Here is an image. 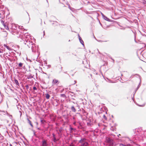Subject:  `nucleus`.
<instances>
[{
	"mask_svg": "<svg viewBox=\"0 0 146 146\" xmlns=\"http://www.w3.org/2000/svg\"><path fill=\"white\" fill-rule=\"evenodd\" d=\"M24 36L25 37V38L24 40V43L25 44L27 45L29 48H30L34 43L29 39L30 37L29 35L27 34H25Z\"/></svg>",
	"mask_w": 146,
	"mask_h": 146,
	"instance_id": "f257e3e1",
	"label": "nucleus"
},
{
	"mask_svg": "<svg viewBox=\"0 0 146 146\" xmlns=\"http://www.w3.org/2000/svg\"><path fill=\"white\" fill-rule=\"evenodd\" d=\"M9 28H10V29H11L12 31V32H16V33H17L18 34H19V35H20V33L21 32H17L16 31H15V30H16L17 29V25L14 24H10L9 25Z\"/></svg>",
	"mask_w": 146,
	"mask_h": 146,
	"instance_id": "f03ea898",
	"label": "nucleus"
},
{
	"mask_svg": "<svg viewBox=\"0 0 146 146\" xmlns=\"http://www.w3.org/2000/svg\"><path fill=\"white\" fill-rule=\"evenodd\" d=\"M31 46L32 50L33 52H35L36 51L37 49V47H36L35 44H33Z\"/></svg>",
	"mask_w": 146,
	"mask_h": 146,
	"instance_id": "7ed1b4c3",
	"label": "nucleus"
},
{
	"mask_svg": "<svg viewBox=\"0 0 146 146\" xmlns=\"http://www.w3.org/2000/svg\"><path fill=\"white\" fill-rule=\"evenodd\" d=\"M1 22L3 24V25L5 27L6 29H10V28H9L10 24H6L4 23V21H1Z\"/></svg>",
	"mask_w": 146,
	"mask_h": 146,
	"instance_id": "20e7f679",
	"label": "nucleus"
},
{
	"mask_svg": "<svg viewBox=\"0 0 146 146\" xmlns=\"http://www.w3.org/2000/svg\"><path fill=\"white\" fill-rule=\"evenodd\" d=\"M0 17L3 18L5 17V11L3 10L1 11H0Z\"/></svg>",
	"mask_w": 146,
	"mask_h": 146,
	"instance_id": "39448f33",
	"label": "nucleus"
},
{
	"mask_svg": "<svg viewBox=\"0 0 146 146\" xmlns=\"http://www.w3.org/2000/svg\"><path fill=\"white\" fill-rule=\"evenodd\" d=\"M79 36V39L80 40V43L83 46H84V42L83 40L79 36V35H78Z\"/></svg>",
	"mask_w": 146,
	"mask_h": 146,
	"instance_id": "423d86ee",
	"label": "nucleus"
},
{
	"mask_svg": "<svg viewBox=\"0 0 146 146\" xmlns=\"http://www.w3.org/2000/svg\"><path fill=\"white\" fill-rule=\"evenodd\" d=\"M108 143H109L110 144H113V143L112 142V140L111 139H110L109 138H107L106 139Z\"/></svg>",
	"mask_w": 146,
	"mask_h": 146,
	"instance_id": "0eeeda50",
	"label": "nucleus"
},
{
	"mask_svg": "<svg viewBox=\"0 0 146 146\" xmlns=\"http://www.w3.org/2000/svg\"><path fill=\"white\" fill-rule=\"evenodd\" d=\"M42 146H47V144L45 140H43L42 141Z\"/></svg>",
	"mask_w": 146,
	"mask_h": 146,
	"instance_id": "6e6552de",
	"label": "nucleus"
},
{
	"mask_svg": "<svg viewBox=\"0 0 146 146\" xmlns=\"http://www.w3.org/2000/svg\"><path fill=\"white\" fill-rule=\"evenodd\" d=\"M102 16L103 17L104 19L105 20L108 21H110V20L109 18H108V17H107L105 16L103 14H102Z\"/></svg>",
	"mask_w": 146,
	"mask_h": 146,
	"instance_id": "1a4fd4ad",
	"label": "nucleus"
},
{
	"mask_svg": "<svg viewBox=\"0 0 146 146\" xmlns=\"http://www.w3.org/2000/svg\"><path fill=\"white\" fill-rule=\"evenodd\" d=\"M4 46L5 47H6L7 49L9 50H11V48L9 47V46L5 44H4Z\"/></svg>",
	"mask_w": 146,
	"mask_h": 146,
	"instance_id": "9d476101",
	"label": "nucleus"
},
{
	"mask_svg": "<svg viewBox=\"0 0 146 146\" xmlns=\"http://www.w3.org/2000/svg\"><path fill=\"white\" fill-rule=\"evenodd\" d=\"M45 95L46 98L47 99H49L50 98V96L48 94H46Z\"/></svg>",
	"mask_w": 146,
	"mask_h": 146,
	"instance_id": "9b49d317",
	"label": "nucleus"
},
{
	"mask_svg": "<svg viewBox=\"0 0 146 146\" xmlns=\"http://www.w3.org/2000/svg\"><path fill=\"white\" fill-rule=\"evenodd\" d=\"M71 109L74 112H75L76 111V110L74 106L72 107Z\"/></svg>",
	"mask_w": 146,
	"mask_h": 146,
	"instance_id": "f8f14e48",
	"label": "nucleus"
},
{
	"mask_svg": "<svg viewBox=\"0 0 146 146\" xmlns=\"http://www.w3.org/2000/svg\"><path fill=\"white\" fill-rule=\"evenodd\" d=\"M88 143L87 142H85L82 145L83 146H88Z\"/></svg>",
	"mask_w": 146,
	"mask_h": 146,
	"instance_id": "ddd939ff",
	"label": "nucleus"
},
{
	"mask_svg": "<svg viewBox=\"0 0 146 146\" xmlns=\"http://www.w3.org/2000/svg\"><path fill=\"white\" fill-rule=\"evenodd\" d=\"M5 59L7 60L8 59V60H9L10 61H12V60H11L10 58L9 57L7 56H6L5 57Z\"/></svg>",
	"mask_w": 146,
	"mask_h": 146,
	"instance_id": "4468645a",
	"label": "nucleus"
},
{
	"mask_svg": "<svg viewBox=\"0 0 146 146\" xmlns=\"http://www.w3.org/2000/svg\"><path fill=\"white\" fill-rule=\"evenodd\" d=\"M23 65V63L21 62H20L18 65V66L19 67H22Z\"/></svg>",
	"mask_w": 146,
	"mask_h": 146,
	"instance_id": "2eb2a0df",
	"label": "nucleus"
},
{
	"mask_svg": "<svg viewBox=\"0 0 146 146\" xmlns=\"http://www.w3.org/2000/svg\"><path fill=\"white\" fill-rule=\"evenodd\" d=\"M103 117L106 120L107 119V118L105 115H103Z\"/></svg>",
	"mask_w": 146,
	"mask_h": 146,
	"instance_id": "dca6fc26",
	"label": "nucleus"
},
{
	"mask_svg": "<svg viewBox=\"0 0 146 146\" xmlns=\"http://www.w3.org/2000/svg\"><path fill=\"white\" fill-rule=\"evenodd\" d=\"M58 82V81L57 80H53V81H52V82Z\"/></svg>",
	"mask_w": 146,
	"mask_h": 146,
	"instance_id": "f3484780",
	"label": "nucleus"
},
{
	"mask_svg": "<svg viewBox=\"0 0 146 146\" xmlns=\"http://www.w3.org/2000/svg\"><path fill=\"white\" fill-rule=\"evenodd\" d=\"M84 139H83L82 140H80L79 141V142L80 143H82L83 142V141H84Z\"/></svg>",
	"mask_w": 146,
	"mask_h": 146,
	"instance_id": "a211bd4d",
	"label": "nucleus"
},
{
	"mask_svg": "<svg viewBox=\"0 0 146 146\" xmlns=\"http://www.w3.org/2000/svg\"><path fill=\"white\" fill-rule=\"evenodd\" d=\"M3 50L0 49V53H3Z\"/></svg>",
	"mask_w": 146,
	"mask_h": 146,
	"instance_id": "6ab92c4d",
	"label": "nucleus"
},
{
	"mask_svg": "<svg viewBox=\"0 0 146 146\" xmlns=\"http://www.w3.org/2000/svg\"><path fill=\"white\" fill-rule=\"evenodd\" d=\"M70 9L72 11H73V10H74V9L73 8L71 7H70Z\"/></svg>",
	"mask_w": 146,
	"mask_h": 146,
	"instance_id": "aec40b11",
	"label": "nucleus"
},
{
	"mask_svg": "<svg viewBox=\"0 0 146 146\" xmlns=\"http://www.w3.org/2000/svg\"><path fill=\"white\" fill-rule=\"evenodd\" d=\"M33 89L34 90H36V88L35 87H33Z\"/></svg>",
	"mask_w": 146,
	"mask_h": 146,
	"instance_id": "412c9836",
	"label": "nucleus"
},
{
	"mask_svg": "<svg viewBox=\"0 0 146 146\" xmlns=\"http://www.w3.org/2000/svg\"><path fill=\"white\" fill-rule=\"evenodd\" d=\"M56 138L55 137L54 138V142H56Z\"/></svg>",
	"mask_w": 146,
	"mask_h": 146,
	"instance_id": "4be33fe9",
	"label": "nucleus"
},
{
	"mask_svg": "<svg viewBox=\"0 0 146 146\" xmlns=\"http://www.w3.org/2000/svg\"><path fill=\"white\" fill-rule=\"evenodd\" d=\"M99 23H100V25L104 29H105V28L104 27H103L102 26V24L100 22V21H99Z\"/></svg>",
	"mask_w": 146,
	"mask_h": 146,
	"instance_id": "5701e85b",
	"label": "nucleus"
},
{
	"mask_svg": "<svg viewBox=\"0 0 146 146\" xmlns=\"http://www.w3.org/2000/svg\"><path fill=\"white\" fill-rule=\"evenodd\" d=\"M145 105V104H143V105H139V106H144Z\"/></svg>",
	"mask_w": 146,
	"mask_h": 146,
	"instance_id": "b1692460",
	"label": "nucleus"
},
{
	"mask_svg": "<svg viewBox=\"0 0 146 146\" xmlns=\"http://www.w3.org/2000/svg\"><path fill=\"white\" fill-rule=\"evenodd\" d=\"M120 146H125L123 145V144H120Z\"/></svg>",
	"mask_w": 146,
	"mask_h": 146,
	"instance_id": "393cba45",
	"label": "nucleus"
},
{
	"mask_svg": "<svg viewBox=\"0 0 146 146\" xmlns=\"http://www.w3.org/2000/svg\"><path fill=\"white\" fill-rule=\"evenodd\" d=\"M44 35H45L44 31H43V36H44Z\"/></svg>",
	"mask_w": 146,
	"mask_h": 146,
	"instance_id": "a878e982",
	"label": "nucleus"
},
{
	"mask_svg": "<svg viewBox=\"0 0 146 146\" xmlns=\"http://www.w3.org/2000/svg\"><path fill=\"white\" fill-rule=\"evenodd\" d=\"M53 137L54 138L55 137V135H54V134H53Z\"/></svg>",
	"mask_w": 146,
	"mask_h": 146,
	"instance_id": "bb28decb",
	"label": "nucleus"
},
{
	"mask_svg": "<svg viewBox=\"0 0 146 146\" xmlns=\"http://www.w3.org/2000/svg\"><path fill=\"white\" fill-rule=\"evenodd\" d=\"M15 82H18V81L17 80H15Z\"/></svg>",
	"mask_w": 146,
	"mask_h": 146,
	"instance_id": "cd10ccee",
	"label": "nucleus"
},
{
	"mask_svg": "<svg viewBox=\"0 0 146 146\" xmlns=\"http://www.w3.org/2000/svg\"><path fill=\"white\" fill-rule=\"evenodd\" d=\"M48 68L50 67V65H48Z\"/></svg>",
	"mask_w": 146,
	"mask_h": 146,
	"instance_id": "c85d7f7f",
	"label": "nucleus"
},
{
	"mask_svg": "<svg viewBox=\"0 0 146 146\" xmlns=\"http://www.w3.org/2000/svg\"><path fill=\"white\" fill-rule=\"evenodd\" d=\"M29 123H30V124H31V125H31V121H29Z\"/></svg>",
	"mask_w": 146,
	"mask_h": 146,
	"instance_id": "c756f323",
	"label": "nucleus"
},
{
	"mask_svg": "<svg viewBox=\"0 0 146 146\" xmlns=\"http://www.w3.org/2000/svg\"><path fill=\"white\" fill-rule=\"evenodd\" d=\"M70 146H74V145H70Z\"/></svg>",
	"mask_w": 146,
	"mask_h": 146,
	"instance_id": "7c9ffc66",
	"label": "nucleus"
},
{
	"mask_svg": "<svg viewBox=\"0 0 146 146\" xmlns=\"http://www.w3.org/2000/svg\"><path fill=\"white\" fill-rule=\"evenodd\" d=\"M17 84L18 85V84H19V83L18 82H17V83H15Z\"/></svg>",
	"mask_w": 146,
	"mask_h": 146,
	"instance_id": "2f4dec72",
	"label": "nucleus"
},
{
	"mask_svg": "<svg viewBox=\"0 0 146 146\" xmlns=\"http://www.w3.org/2000/svg\"><path fill=\"white\" fill-rule=\"evenodd\" d=\"M70 129H71V130L73 129V128H70Z\"/></svg>",
	"mask_w": 146,
	"mask_h": 146,
	"instance_id": "473e14b6",
	"label": "nucleus"
},
{
	"mask_svg": "<svg viewBox=\"0 0 146 146\" xmlns=\"http://www.w3.org/2000/svg\"><path fill=\"white\" fill-rule=\"evenodd\" d=\"M127 146H131L129 145H127Z\"/></svg>",
	"mask_w": 146,
	"mask_h": 146,
	"instance_id": "72a5a7b5",
	"label": "nucleus"
},
{
	"mask_svg": "<svg viewBox=\"0 0 146 146\" xmlns=\"http://www.w3.org/2000/svg\"><path fill=\"white\" fill-rule=\"evenodd\" d=\"M74 82H76L75 81H74Z\"/></svg>",
	"mask_w": 146,
	"mask_h": 146,
	"instance_id": "f704fd0d",
	"label": "nucleus"
},
{
	"mask_svg": "<svg viewBox=\"0 0 146 146\" xmlns=\"http://www.w3.org/2000/svg\"><path fill=\"white\" fill-rule=\"evenodd\" d=\"M74 124H75V123H74Z\"/></svg>",
	"mask_w": 146,
	"mask_h": 146,
	"instance_id": "c9c22d12",
	"label": "nucleus"
},
{
	"mask_svg": "<svg viewBox=\"0 0 146 146\" xmlns=\"http://www.w3.org/2000/svg\"><path fill=\"white\" fill-rule=\"evenodd\" d=\"M28 13V15H29V13Z\"/></svg>",
	"mask_w": 146,
	"mask_h": 146,
	"instance_id": "e433bc0d",
	"label": "nucleus"
},
{
	"mask_svg": "<svg viewBox=\"0 0 146 146\" xmlns=\"http://www.w3.org/2000/svg\"><path fill=\"white\" fill-rule=\"evenodd\" d=\"M98 52H99V53H100V52L99 51H98Z\"/></svg>",
	"mask_w": 146,
	"mask_h": 146,
	"instance_id": "4c0bfd02",
	"label": "nucleus"
},
{
	"mask_svg": "<svg viewBox=\"0 0 146 146\" xmlns=\"http://www.w3.org/2000/svg\"><path fill=\"white\" fill-rule=\"evenodd\" d=\"M32 78H33V77L32 76Z\"/></svg>",
	"mask_w": 146,
	"mask_h": 146,
	"instance_id": "58836bf2",
	"label": "nucleus"
},
{
	"mask_svg": "<svg viewBox=\"0 0 146 146\" xmlns=\"http://www.w3.org/2000/svg\"><path fill=\"white\" fill-rule=\"evenodd\" d=\"M55 22L56 23H57V22L56 21H55Z\"/></svg>",
	"mask_w": 146,
	"mask_h": 146,
	"instance_id": "ea45409f",
	"label": "nucleus"
},
{
	"mask_svg": "<svg viewBox=\"0 0 146 146\" xmlns=\"http://www.w3.org/2000/svg\"><path fill=\"white\" fill-rule=\"evenodd\" d=\"M90 75H91V76H92V75L90 74Z\"/></svg>",
	"mask_w": 146,
	"mask_h": 146,
	"instance_id": "a19ab883",
	"label": "nucleus"
},
{
	"mask_svg": "<svg viewBox=\"0 0 146 146\" xmlns=\"http://www.w3.org/2000/svg\"><path fill=\"white\" fill-rule=\"evenodd\" d=\"M59 0V1H60V0Z\"/></svg>",
	"mask_w": 146,
	"mask_h": 146,
	"instance_id": "79ce46f5",
	"label": "nucleus"
}]
</instances>
